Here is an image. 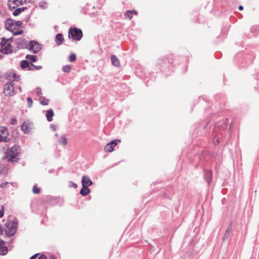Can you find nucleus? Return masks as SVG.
I'll return each instance as SVG.
<instances>
[{
	"label": "nucleus",
	"mask_w": 259,
	"mask_h": 259,
	"mask_svg": "<svg viewBox=\"0 0 259 259\" xmlns=\"http://www.w3.org/2000/svg\"><path fill=\"white\" fill-rule=\"evenodd\" d=\"M21 130L25 134H28L31 131V124L29 121H25L21 127Z\"/></svg>",
	"instance_id": "obj_10"
},
{
	"label": "nucleus",
	"mask_w": 259,
	"mask_h": 259,
	"mask_svg": "<svg viewBox=\"0 0 259 259\" xmlns=\"http://www.w3.org/2000/svg\"><path fill=\"white\" fill-rule=\"evenodd\" d=\"M50 259H56L54 256L51 255L50 256Z\"/></svg>",
	"instance_id": "obj_41"
},
{
	"label": "nucleus",
	"mask_w": 259,
	"mask_h": 259,
	"mask_svg": "<svg viewBox=\"0 0 259 259\" xmlns=\"http://www.w3.org/2000/svg\"><path fill=\"white\" fill-rule=\"evenodd\" d=\"M51 128L54 131L56 130V126L54 125H52L51 126Z\"/></svg>",
	"instance_id": "obj_39"
},
{
	"label": "nucleus",
	"mask_w": 259,
	"mask_h": 259,
	"mask_svg": "<svg viewBox=\"0 0 259 259\" xmlns=\"http://www.w3.org/2000/svg\"><path fill=\"white\" fill-rule=\"evenodd\" d=\"M76 59V55L75 54H72L70 55L69 57V61L70 62H73Z\"/></svg>",
	"instance_id": "obj_27"
},
{
	"label": "nucleus",
	"mask_w": 259,
	"mask_h": 259,
	"mask_svg": "<svg viewBox=\"0 0 259 259\" xmlns=\"http://www.w3.org/2000/svg\"><path fill=\"white\" fill-rule=\"evenodd\" d=\"M72 186L74 187V188H76L77 187V185L75 183H73L72 184Z\"/></svg>",
	"instance_id": "obj_43"
},
{
	"label": "nucleus",
	"mask_w": 259,
	"mask_h": 259,
	"mask_svg": "<svg viewBox=\"0 0 259 259\" xmlns=\"http://www.w3.org/2000/svg\"><path fill=\"white\" fill-rule=\"evenodd\" d=\"M68 37L73 40H80L82 37V31L77 28H71L68 31Z\"/></svg>",
	"instance_id": "obj_5"
},
{
	"label": "nucleus",
	"mask_w": 259,
	"mask_h": 259,
	"mask_svg": "<svg viewBox=\"0 0 259 259\" xmlns=\"http://www.w3.org/2000/svg\"><path fill=\"white\" fill-rule=\"evenodd\" d=\"M217 142L219 143L220 142L219 141V140H217Z\"/></svg>",
	"instance_id": "obj_46"
},
{
	"label": "nucleus",
	"mask_w": 259,
	"mask_h": 259,
	"mask_svg": "<svg viewBox=\"0 0 259 259\" xmlns=\"http://www.w3.org/2000/svg\"><path fill=\"white\" fill-rule=\"evenodd\" d=\"M54 115V111L52 109H49L47 111L46 117L48 121L50 122L52 121Z\"/></svg>",
	"instance_id": "obj_14"
},
{
	"label": "nucleus",
	"mask_w": 259,
	"mask_h": 259,
	"mask_svg": "<svg viewBox=\"0 0 259 259\" xmlns=\"http://www.w3.org/2000/svg\"><path fill=\"white\" fill-rule=\"evenodd\" d=\"M20 153V148L19 147L14 145L10 149H8L5 152L4 158L8 162H17L18 159V155Z\"/></svg>",
	"instance_id": "obj_1"
},
{
	"label": "nucleus",
	"mask_w": 259,
	"mask_h": 259,
	"mask_svg": "<svg viewBox=\"0 0 259 259\" xmlns=\"http://www.w3.org/2000/svg\"><path fill=\"white\" fill-rule=\"evenodd\" d=\"M120 140H114L111 141L109 143L107 144L104 147V150L106 152H111L113 150L114 147L117 144L118 142Z\"/></svg>",
	"instance_id": "obj_9"
},
{
	"label": "nucleus",
	"mask_w": 259,
	"mask_h": 259,
	"mask_svg": "<svg viewBox=\"0 0 259 259\" xmlns=\"http://www.w3.org/2000/svg\"><path fill=\"white\" fill-rule=\"evenodd\" d=\"M11 122V124H15L17 123V120L16 119H12Z\"/></svg>",
	"instance_id": "obj_36"
},
{
	"label": "nucleus",
	"mask_w": 259,
	"mask_h": 259,
	"mask_svg": "<svg viewBox=\"0 0 259 259\" xmlns=\"http://www.w3.org/2000/svg\"><path fill=\"white\" fill-rule=\"evenodd\" d=\"M9 133L5 126H0V142L8 143L10 139L8 138Z\"/></svg>",
	"instance_id": "obj_7"
},
{
	"label": "nucleus",
	"mask_w": 259,
	"mask_h": 259,
	"mask_svg": "<svg viewBox=\"0 0 259 259\" xmlns=\"http://www.w3.org/2000/svg\"><path fill=\"white\" fill-rule=\"evenodd\" d=\"M39 6L40 7H41L42 8H45V7H44V5L42 4V3H40L39 4Z\"/></svg>",
	"instance_id": "obj_40"
},
{
	"label": "nucleus",
	"mask_w": 259,
	"mask_h": 259,
	"mask_svg": "<svg viewBox=\"0 0 259 259\" xmlns=\"http://www.w3.org/2000/svg\"><path fill=\"white\" fill-rule=\"evenodd\" d=\"M26 58L32 62H34L36 61V56L33 55H27Z\"/></svg>",
	"instance_id": "obj_21"
},
{
	"label": "nucleus",
	"mask_w": 259,
	"mask_h": 259,
	"mask_svg": "<svg viewBox=\"0 0 259 259\" xmlns=\"http://www.w3.org/2000/svg\"><path fill=\"white\" fill-rule=\"evenodd\" d=\"M16 27L17 29L19 28L22 25V22L19 21H15Z\"/></svg>",
	"instance_id": "obj_31"
},
{
	"label": "nucleus",
	"mask_w": 259,
	"mask_h": 259,
	"mask_svg": "<svg viewBox=\"0 0 259 259\" xmlns=\"http://www.w3.org/2000/svg\"><path fill=\"white\" fill-rule=\"evenodd\" d=\"M243 6H240L239 7V9L240 10H243Z\"/></svg>",
	"instance_id": "obj_42"
},
{
	"label": "nucleus",
	"mask_w": 259,
	"mask_h": 259,
	"mask_svg": "<svg viewBox=\"0 0 259 259\" xmlns=\"http://www.w3.org/2000/svg\"><path fill=\"white\" fill-rule=\"evenodd\" d=\"M32 191L35 194H39L40 193L39 188L36 186H34L32 188Z\"/></svg>",
	"instance_id": "obj_25"
},
{
	"label": "nucleus",
	"mask_w": 259,
	"mask_h": 259,
	"mask_svg": "<svg viewBox=\"0 0 259 259\" xmlns=\"http://www.w3.org/2000/svg\"><path fill=\"white\" fill-rule=\"evenodd\" d=\"M58 142L60 144L66 145L67 144V139L64 137L61 136L58 140Z\"/></svg>",
	"instance_id": "obj_20"
},
{
	"label": "nucleus",
	"mask_w": 259,
	"mask_h": 259,
	"mask_svg": "<svg viewBox=\"0 0 259 259\" xmlns=\"http://www.w3.org/2000/svg\"><path fill=\"white\" fill-rule=\"evenodd\" d=\"M25 9H26V7H22L16 9L13 12V14L15 16H17L19 15L22 12L24 11Z\"/></svg>",
	"instance_id": "obj_17"
},
{
	"label": "nucleus",
	"mask_w": 259,
	"mask_h": 259,
	"mask_svg": "<svg viewBox=\"0 0 259 259\" xmlns=\"http://www.w3.org/2000/svg\"><path fill=\"white\" fill-rule=\"evenodd\" d=\"M231 231V227L230 226H229L227 228V229L226 230L225 236L226 237L228 238L230 235Z\"/></svg>",
	"instance_id": "obj_24"
},
{
	"label": "nucleus",
	"mask_w": 259,
	"mask_h": 259,
	"mask_svg": "<svg viewBox=\"0 0 259 259\" xmlns=\"http://www.w3.org/2000/svg\"><path fill=\"white\" fill-rule=\"evenodd\" d=\"M3 175V174H2H2H0V177H3V175Z\"/></svg>",
	"instance_id": "obj_45"
},
{
	"label": "nucleus",
	"mask_w": 259,
	"mask_h": 259,
	"mask_svg": "<svg viewBox=\"0 0 259 259\" xmlns=\"http://www.w3.org/2000/svg\"><path fill=\"white\" fill-rule=\"evenodd\" d=\"M90 192V189L87 187L82 186V189L80 190V193L83 196H86Z\"/></svg>",
	"instance_id": "obj_16"
},
{
	"label": "nucleus",
	"mask_w": 259,
	"mask_h": 259,
	"mask_svg": "<svg viewBox=\"0 0 259 259\" xmlns=\"http://www.w3.org/2000/svg\"><path fill=\"white\" fill-rule=\"evenodd\" d=\"M4 231V228L0 225V235L3 234Z\"/></svg>",
	"instance_id": "obj_33"
},
{
	"label": "nucleus",
	"mask_w": 259,
	"mask_h": 259,
	"mask_svg": "<svg viewBox=\"0 0 259 259\" xmlns=\"http://www.w3.org/2000/svg\"><path fill=\"white\" fill-rule=\"evenodd\" d=\"M82 178L84 179V178H88L85 176H82Z\"/></svg>",
	"instance_id": "obj_44"
},
{
	"label": "nucleus",
	"mask_w": 259,
	"mask_h": 259,
	"mask_svg": "<svg viewBox=\"0 0 259 259\" xmlns=\"http://www.w3.org/2000/svg\"><path fill=\"white\" fill-rule=\"evenodd\" d=\"M27 48L33 53H37L41 50L40 45L35 41L29 42Z\"/></svg>",
	"instance_id": "obj_8"
},
{
	"label": "nucleus",
	"mask_w": 259,
	"mask_h": 259,
	"mask_svg": "<svg viewBox=\"0 0 259 259\" xmlns=\"http://www.w3.org/2000/svg\"><path fill=\"white\" fill-rule=\"evenodd\" d=\"M38 259H47V256L45 254H41L40 255V256L38 258Z\"/></svg>",
	"instance_id": "obj_34"
},
{
	"label": "nucleus",
	"mask_w": 259,
	"mask_h": 259,
	"mask_svg": "<svg viewBox=\"0 0 259 259\" xmlns=\"http://www.w3.org/2000/svg\"><path fill=\"white\" fill-rule=\"evenodd\" d=\"M5 232L8 236L14 235L17 229L18 222L15 221H9L5 224Z\"/></svg>",
	"instance_id": "obj_2"
},
{
	"label": "nucleus",
	"mask_w": 259,
	"mask_h": 259,
	"mask_svg": "<svg viewBox=\"0 0 259 259\" xmlns=\"http://www.w3.org/2000/svg\"><path fill=\"white\" fill-rule=\"evenodd\" d=\"M5 244V242L3 240L0 239V246L4 245Z\"/></svg>",
	"instance_id": "obj_37"
},
{
	"label": "nucleus",
	"mask_w": 259,
	"mask_h": 259,
	"mask_svg": "<svg viewBox=\"0 0 259 259\" xmlns=\"http://www.w3.org/2000/svg\"><path fill=\"white\" fill-rule=\"evenodd\" d=\"M3 93L6 96H12L15 94L14 84L12 82L6 83L4 86Z\"/></svg>",
	"instance_id": "obj_6"
},
{
	"label": "nucleus",
	"mask_w": 259,
	"mask_h": 259,
	"mask_svg": "<svg viewBox=\"0 0 259 259\" xmlns=\"http://www.w3.org/2000/svg\"><path fill=\"white\" fill-rule=\"evenodd\" d=\"M11 39L12 38L6 39L5 38L2 39V41L0 42V51L3 54H10L12 53V47L10 42Z\"/></svg>",
	"instance_id": "obj_3"
},
{
	"label": "nucleus",
	"mask_w": 259,
	"mask_h": 259,
	"mask_svg": "<svg viewBox=\"0 0 259 259\" xmlns=\"http://www.w3.org/2000/svg\"><path fill=\"white\" fill-rule=\"evenodd\" d=\"M27 103H28V107L29 108L31 107L32 106L33 101L32 100L30 97H28L27 98Z\"/></svg>",
	"instance_id": "obj_26"
},
{
	"label": "nucleus",
	"mask_w": 259,
	"mask_h": 259,
	"mask_svg": "<svg viewBox=\"0 0 259 259\" xmlns=\"http://www.w3.org/2000/svg\"><path fill=\"white\" fill-rule=\"evenodd\" d=\"M13 3L14 5L16 6L23 4L22 0H13Z\"/></svg>",
	"instance_id": "obj_28"
},
{
	"label": "nucleus",
	"mask_w": 259,
	"mask_h": 259,
	"mask_svg": "<svg viewBox=\"0 0 259 259\" xmlns=\"http://www.w3.org/2000/svg\"><path fill=\"white\" fill-rule=\"evenodd\" d=\"M8 248L6 246H0V255H5L8 253Z\"/></svg>",
	"instance_id": "obj_19"
},
{
	"label": "nucleus",
	"mask_w": 259,
	"mask_h": 259,
	"mask_svg": "<svg viewBox=\"0 0 259 259\" xmlns=\"http://www.w3.org/2000/svg\"><path fill=\"white\" fill-rule=\"evenodd\" d=\"M13 76L14 78H15V79H16V80H18L19 78V76L16 75L15 73H14Z\"/></svg>",
	"instance_id": "obj_35"
},
{
	"label": "nucleus",
	"mask_w": 259,
	"mask_h": 259,
	"mask_svg": "<svg viewBox=\"0 0 259 259\" xmlns=\"http://www.w3.org/2000/svg\"><path fill=\"white\" fill-rule=\"evenodd\" d=\"M30 65L29 64L28 61L26 60H23L20 63V67L22 69H26L28 68V70H29V67Z\"/></svg>",
	"instance_id": "obj_15"
},
{
	"label": "nucleus",
	"mask_w": 259,
	"mask_h": 259,
	"mask_svg": "<svg viewBox=\"0 0 259 259\" xmlns=\"http://www.w3.org/2000/svg\"><path fill=\"white\" fill-rule=\"evenodd\" d=\"M70 70H71V66L70 65H67L64 66L63 68V71L66 73L69 72L70 71Z\"/></svg>",
	"instance_id": "obj_23"
},
{
	"label": "nucleus",
	"mask_w": 259,
	"mask_h": 259,
	"mask_svg": "<svg viewBox=\"0 0 259 259\" xmlns=\"http://www.w3.org/2000/svg\"><path fill=\"white\" fill-rule=\"evenodd\" d=\"M42 67L40 66H35V65H34L32 64H31L30 66L29 67V70H33L34 69H36V70H39Z\"/></svg>",
	"instance_id": "obj_22"
},
{
	"label": "nucleus",
	"mask_w": 259,
	"mask_h": 259,
	"mask_svg": "<svg viewBox=\"0 0 259 259\" xmlns=\"http://www.w3.org/2000/svg\"><path fill=\"white\" fill-rule=\"evenodd\" d=\"M36 93L37 96H41V95H42L41 89L40 88L38 87V88H36Z\"/></svg>",
	"instance_id": "obj_29"
},
{
	"label": "nucleus",
	"mask_w": 259,
	"mask_h": 259,
	"mask_svg": "<svg viewBox=\"0 0 259 259\" xmlns=\"http://www.w3.org/2000/svg\"><path fill=\"white\" fill-rule=\"evenodd\" d=\"M2 56L0 55V58H2Z\"/></svg>",
	"instance_id": "obj_47"
},
{
	"label": "nucleus",
	"mask_w": 259,
	"mask_h": 259,
	"mask_svg": "<svg viewBox=\"0 0 259 259\" xmlns=\"http://www.w3.org/2000/svg\"><path fill=\"white\" fill-rule=\"evenodd\" d=\"M64 41V37L61 33H58L55 37V41L56 44L59 46L62 44Z\"/></svg>",
	"instance_id": "obj_12"
},
{
	"label": "nucleus",
	"mask_w": 259,
	"mask_h": 259,
	"mask_svg": "<svg viewBox=\"0 0 259 259\" xmlns=\"http://www.w3.org/2000/svg\"><path fill=\"white\" fill-rule=\"evenodd\" d=\"M37 255V254H34V255H33V256H32L30 258V259H35V258L36 257Z\"/></svg>",
	"instance_id": "obj_38"
},
{
	"label": "nucleus",
	"mask_w": 259,
	"mask_h": 259,
	"mask_svg": "<svg viewBox=\"0 0 259 259\" xmlns=\"http://www.w3.org/2000/svg\"><path fill=\"white\" fill-rule=\"evenodd\" d=\"M5 28L10 31L13 32L14 35L21 34L23 32L22 30H16L17 28L16 27L15 21L11 19L7 20L5 23Z\"/></svg>",
	"instance_id": "obj_4"
},
{
	"label": "nucleus",
	"mask_w": 259,
	"mask_h": 259,
	"mask_svg": "<svg viewBox=\"0 0 259 259\" xmlns=\"http://www.w3.org/2000/svg\"><path fill=\"white\" fill-rule=\"evenodd\" d=\"M138 12L136 10H133V11H127L124 13V16L125 17V18H128L129 19H131L133 15H137Z\"/></svg>",
	"instance_id": "obj_13"
},
{
	"label": "nucleus",
	"mask_w": 259,
	"mask_h": 259,
	"mask_svg": "<svg viewBox=\"0 0 259 259\" xmlns=\"http://www.w3.org/2000/svg\"><path fill=\"white\" fill-rule=\"evenodd\" d=\"M92 184L91 179H82V186L88 187Z\"/></svg>",
	"instance_id": "obj_18"
},
{
	"label": "nucleus",
	"mask_w": 259,
	"mask_h": 259,
	"mask_svg": "<svg viewBox=\"0 0 259 259\" xmlns=\"http://www.w3.org/2000/svg\"><path fill=\"white\" fill-rule=\"evenodd\" d=\"M4 207L2 208V210H0V218H2L4 216Z\"/></svg>",
	"instance_id": "obj_32"
},
{
	"label": "nucleus",
	"mask_w": 259,
	"mask_h": 259,
	"mask_svg": "<svg viewBox=\"0 0 259 259\" xmlns=\"http://www.w3.org/2000/svg\"><path fill=\"white\" fill-rule=\"evenodd\" d=\"M111 60L113 65L116 67H119L120 66V62L116 56L112 55Z\"/></svg>",
	"instance_id": "obj_11"
},
{
	"label": "nucleus",
	"mask_w": 259,
	"mask_h": 259,
	"mask_svg": "<svg viewBox=\"0 0 259 259\" xmlns=\"http://www.w3.org/2000/svg\"><path fill=\"white\" fill-rule=\"evenodd\" d=\"M40 103L43 105H47L49 103V100L46 99H44Z\"/></svg>",
	"instance_id": "obj_30"
}]
</instances>
